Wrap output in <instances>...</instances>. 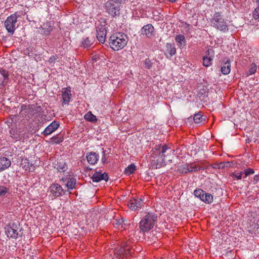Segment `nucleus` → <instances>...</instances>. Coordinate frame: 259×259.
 Returning <instances> with one entry per match:
<instances>
[{"label":"nucleus","instance_id":"nucleus-1","mask_svg":"<svg viewBox=\"0 0 259 259\" xmlns=\"http://www.w3.org/2000/svg\"><path fill=\"white\" fill-rule=\"evenodd\" d=\"M128 41V37L123 33L113 34L109 38V45L114 51H119L122 49Z\"/></svg>","mask_w":259,"mask_h":259},{"label":"nucleus","instance_id":"nucleus-2","mask_svg":"<svg viewBox=\"0 0 259 259\" xmlns=\"http://www.w3.org/2000/svg\"><path fill=\"white\" fill-rule=\"evenodd\" d=\"M157 221V216L152 213H147L143 217L139 223L140 230L143 232H147L151 230Z\"/></svg>","mask_w":259,"mask_h":259},{"label":"nucleus","instance_id":"nucleus-3","mask_svg":"<svg viewBox=\"0 0 259 259\" xmlns=\"http://www.w3.org/2000/svg\"><path fill=\"white\" fill-rule=\"evenodd\" d=\"M213 27L220 31L226 32L228 31V26L227 21L220 12H215L210 20Z\"/></svg>","mask_w":259,"mask_h":259},{"label":"nucleus","instance_id":"nucleus-4","mask_svg":"<svg viewBox=\"0 0 259 259\" xmlns=\"http://www.w3.org/2000/svg\"><path fill=\"white\" fill-rule=\"evenodd\" d=\"M121 0H109L105 4L106 11L111 15L114 17L119 11V5Z\"/></svg>","mask_w":259,"mask_h":259},{"label":"nucleus","instance_id":"nucleus-5","mask_svg":"<svg viewBox=\"0 0 259 259\" xmlns=\"http://www.w3.org/2000/svg\"><path fill=\"white\" fill-rule=\"evenodd\" d=\"M164 158L161 153H152L150 160L152 168H160L165 165Z\"/></svg>","mask_w":259,"mask_h":259},{"label":"nucleus","instance_id":"nucleus-6","mask_svg":"<svg viewBox=\"0 0 259 259\" xmlns=\"http://www.w3.org/2000/svg\"><path fill=\"white\" fill-rule=\"evenodd\" d=\"M48 192L50 193V196H51L53 199H55L62 196L65 193V191L60 185L55 183L51 185Z\"/></svg>","mask_w":259,"mask_h":259},{"label":"nucleus","instance_id":"nucleus-7","mask_svg":"<svg viewBox=\"0 0 259 259\" xmlns=\"http://www.w3.org/2000/svg\"><path fill=\"white\" fill-rule=\"evenodd\" d=\"M34 106L33 105H22L21 107V111L19 115L27 120L31 118L34 114Z\"/></svg>","mask_w":259,"mask_h":259},{"label":"nucleus","instance_id":"nucleus-8","mask_svg":"<svg viewBox=\"0 0 259 259\" xmlns=\"http://www.w3.org/2000/svg\"><path fill=\"white\" fill-rule=\"evenodd\" d=\"M17 21V16L16 14H12L7 18L5 22V25L9 32L14 33Z\"/></svg>","mask_w":259,"mask_h":259},{"label":"nucleus","instance_id":"nucleus-9","mask_svg":"<svg viewBox=\"0 0 259 259\" xmlns=\"http://www.w3.org/2000/svg\"><path fill=\"white\" fill-rule=\"evenodd\" d=\"M18 229L17 225L14 223L9 224L5 228L6 234L8 237L17 239L19 236H21L19 234Z\"/></svg>","mask_w":259,"mask_h":259},{"label":"nucleus","instance_id":"nucleus-10","mask_svg":"<svg viewBox=\"0 0 259 259\" xmlns=\"http://www.w3.org/2000/svg\"><path fill=\"white\" fill-rule=\"evenodd\" d=\"M97 38L102 44L104 43L106 40V29L105 25L99 24L96 27Z\"/></svg>","mask_w":259,"mask_h":259},{"label":"nucleus","instance_id":"nucleus-11","mask_svg":"<svg viewBox=\"0 0 259 259\" xmlns=\"http://www.w3.org/2000/svg\"><path fill=\"white\" fill-rule=\"evenodd\" d=\"M142 205V200L140 198H134L128 202L127 205L133 211L140 209Z\"/></svg>","mask_w":259,"mask_h":259},{"label":"nucleus","instance_id":"nucleus-12","mask_svg":"<svg viewBox=\"0 0 259 259\" xmlns=\"http://www.w3.org/2000/svg\"><path fill=\"white\" fill-rule=\"evenodd\" d=\"M141 34L145 35L148 38H152L155 35L153 26L151 24L144 25L141 29Z\"/></svg>","mask_w":259,"mask_h":259},{"label":"nucleus","instance_id":"nucleus-13","mask_svg":"<svg viewBox=\"0 0 259 259\" xmlns=\"http://www.w3.org/2000/svg\"><path fill=\"white\" fill-rule=\"evenodd\" d=\"M92 179L94 182H99L102 180L107 181L109 177L106 172L102 173L101 170L96 171L92 177Z\"/></svg>","mask_w":259,"mask_h":259},{"label":"nucleus","instance_id":"nucleus-14","mask_svg":"<svg viewBox=\"0 0 259 259\" xmlns=\"http://www.w3.org/2000/svg\"><path fill=\"white\" fill-rule=\"evenodd\" d=\"M59 123L56 121H54L45 128L42 134L44 136H45L51 135L54 131H55L59 127Z\"/></svg>","mask_w":259,"mask_h":259},{"label":"nucleus","instance_id":"nucleus-15","mask_svg":"<svg viewBox=\"0 0 259 259\" xmlns=\"http://www.w3.org/2000/svg\"><path fill=\"white\" fill-rule=\"evenodd\" d=\"M67 180L66 184V187L69 190H72L73 189H76V180L75 178L72 177L71 175H69L68 177L62 178L61 180L65 182Z\"/></svg>","mask_w":259,"mask_h":259},{"label":"nucleus","instance_id":"nucleus-16","mask_svg":"<svg viewBox=\"0 0 259 259\" xmlns=\"http://www.w3.org/2000/svg\"><path fill=\"white\" fill-rule=\"evenodd\" d=\"M71 97V91L68 88H63L62 92V105L68 104Z\"/></svg>","mask_w":259,"mask_h":259},{"label":"nucleus","instance_id":"nucleus-17","mask_svg":"<svg viewBox=\"0 0 259 259\" xmlns=\"http://www.w3.org/2000/svg\"><path fill=\"white\" fill-rule=\"evenodd\" d=\"M155 149V152H156L157 153H161V156H162L164 157H165L166 156L165 153L167 151L169 150L170 152L171 151L170 148L165 144L156 146Z\"/></svg>","mask_w":259,"mask_h":259},{"label":"nucleus","instance_id":"nucleus-18","mask_svg":"<svg viewBox=\"0 0 259 259\" xmlns=\"http://www.w3.org/2000/svg\"><path fill=\"white\" fill-rule=\"evenodd\" d=\"M87 158L90 164H95L99 160V155L96 152H92L87 154Z\"/></svg>","mask_w":259,"mask_h":259},{"label":"nucleus","instance_id":"nucleus-19","mask_svg":"<svg viewBox=\"0 0 259 259\" xmlns=\"http://www.w3.org/2000/svg\"><path fill=\"white\" fill-rule=\"evenodd\" d=\"M94 41L95 39L93 37H87L82 39L80 47L84 49L90 48L94 44Z\"/></svg>","mask_w":259,"mask_h":259},{"label":"nucleus","instance_id":"nucleus-20","mask_svg":"<svg viewBox=\"0 0 259 259\" xmlns=\"http://www.w3.org/2000/svg\"><path fill=\"white\" fill-rule=\"evenodd\" d=\"M11 165V162L6 157L0 158V172L9 168Z\"/></svg>","mask_w":259,"mask_h":259},{"label":"nucleus","instance_id":"nucleus-21","mask_svg":"<svg viewBox=\"0 0 259 259\" xmlns=\"http://www.w3.org/2000/svg\"><path fill=\"white\" fill-rule=\"evenodd\" d=\"M221 70L224 75H227L230 72L231 64L229 60L224 63L223 65L221 67Z\"/></svg>","mask_w":259,"mask_h":259},{"label":"nucleus","instance_id":"nucleus-22","mask_svg":"<svg viewBox=\"0 0 259 259\" xmlns=\"http://www.w3.org/2000/svg\"><path fill=\"white\" fill-rule=\"evenodd\" d=\"M8 74L5 71L0 72V89L3 88L7 84L6 81L8 79Z\"/></svg>","mask_w":259,"mask_h":259},{"label":"nucleus","instance_id":"nucleus-23","mask_svg":"<svg viewBox=\"0 0 259 259\" xmlns=\"http://www.w3.org/2000/svg\"><path fill=\"white\" fill-rule=\"evenodd\" d=\"M56 168L59 172H64L67 170L68 166L64 161L60 160L56 164Z\"/></svg>","mask_w":259,"mask_h":259},{"label":"nucleus","instance_id":"nucleus-24","mask_svg":"<svg viewBox=\"0 0 259 259\" xmlns=\"http://www.w3.org/2000/svg\"><path fill=\"white\" fill-rule=\"evenodd\" d=\"M20 133L21 132L18 131L16 128H12L10 130L11 137L16 141H19L20 140Z\"/></svg>","mask_w":259,"mask_h":259},{"label":"nucleus","instance_id":"nucleus-25","mask_svg":"<svg viewBox=\"0 0 259 259\" xmlns=\"http://www.w3.org/2000/svg\"><path fill=\"white\" fill-rule=\"evenodd\" d=\"M133 250L129 247L127 245L123 246L120 250L121 254L125 257L128 255H131L133 253Z\"/></svg>","mask_w":259,"mask_h":259},{"label":"nucleus","instance_id":"nucleus-26","mask_svg":"<svg viewBox=\"0 0 259 259\" xmlns=\"http://www.w3.org/2000/svg\"><path fill=\"white\" fill-rule=\"evenodd\" d=\"M84 119L90 122H96L98 119L95 115L92 114L91 111H89L84 116Z\"/></svg>","mask_w":259,"mask_h":259},{"label":"nucleus","instance_id":"nucleus-27","mask_svg":"<svg viewBox=\"0 0 259 259\" xmlns=\"http://www.w3.org/2000/svg\"><path fill=\"white\" fill-rule=\"evenodd\" d=\"M113 224L114 227L118 229H120L123 228V225L124 224V220L122 218H120L119 219H116L113 221Z\"/></svg>","mask_w":259,"mask_h":259},{"label":"nucleus","instance_id":"nucleus-28","mask_svg":"<svg viewBox=\"0 0 259 259\" xmlns=\"http://www.w3.org/2000/svg\"><path fill=\"white\" fill-rule=\"evenodd\" d=\"M166 48L167 51L169 54L170 57L175 55L176 53V48H175V45L172 44H167Z\"/></svg>","mask_w":259,"mask_h":259},{"label":"nucleus","instance_id":"nucleus-29","mask_svg":"<svg viewBox=\"0 0 259 259\" xmlns=\"http://www.w3.org/2000/svg\"><path fill=\"white\" fill-rule=\"evenodd\" d=\"M194 195L199 198L201 201L203 200L205 192L201 189H196L194 192Z\"/></svg>","mask_w":259,"mask_h":259},{"label":"nucleus","instance_id":"nucleus-30","mask_svg":"<svg viewBox=\"0 0 259 259\" xmlns=\"http://www.w3.org/2000/svg\"><path fill=\"white\" fill-rule=\"evenodd\" d=\"M201 113V112H199L198 113L194 115L193 120L196 123H200L204 120Z\"/></svg>","mask_w":259,"mask_h":259},{"label":"nucleus","instance_id":"nucleus-31","mask_svg":"<svg viewBox=\"0 0 259 259\" xmlns=\"http://www.w3.org/2000/svg\"><path fill=\"white\" fill-rule=\"evenodd\" d=\"M63 136L61 134H59L51 138V140L56 144H59L63 141Z\"/></svg>","mask_w":259,"mask_h":259},{"label":"nucleus","instance_id":"nucleus-32","mask_svg":"<svg viewBox=\"0 0 259 259\" xmlns=\"http://www.w3.org/2000/svg\"><path fill=\"white\" fill-rule=\"evenodd\" d=\"M136 170V166L134 164H131V165H128L124 170V173L126 175H130L132 174H133L135 171Z\"/></svg>","mask_w":259,"mask_h":259},{"label":"nucleus","instance_id":"nucleus-33","mask_svg":"<svg viewBox=\"0 0 259 259\" xmlns=\"http://www.w3.org/2000/svg\"><path fill=\"white\" fill-rule=\"evenodd\" d=\"M212 59L213 58L208 56H204L203 57V65L205 67L210 66L212 64Z\"/></svg>","mask_w":259,"mask_h":259},{"label":"nucleus","instance_id":"nucleus-34","mask_svg":"<svg viewBox=\"0 0 259 259\" xmlns=\"http://www.w3.org/2000/svg\"><path fill=\"white\" fill-rule=\"evenodd\" d=\"M202 201L208 204L211 203L213 201L212 195L209 193H205Z\"/></svg>","mask_w":259,"mask_h":259},{"label":"nucleus","instance_id":"nucleus-35","mask_svg":"<svg viewBox=\"0 0 259 259\" xmlns=\"http://www.w3.org/2000/svg\"><path fill=\"white\" fill-rule=\"evenodd\" d=\"M193 163L188 165V164H185L184 165L183 168L182 169V172H184L185 174H187L190 171H193Z\"/></svg>","mask_w":259,"mask_h":259},{"label":"nucleus","instance_id":"nucleus-36","mask_svg":"<svg viewBox=\"0 0 259 259\" xmlns=\"http://www.w3.org/2000/svg\"><path fill=\"white\" fill-rule=\"evenodd\" d=\"M176 41L179 44V46H181L183 42L185 43L186 41L185 36L182 34H179L176 37Z\"/></svg>","mask_w":259,"mask_h":259},{"label":"nucleus","instance_id":"nucleus-37","mask_svg":"<svg viewBox=\"0 0 259 259\" xmlns=\"http://www.w3.org/2000/svg\"><path fill=\"white\" fill-rule=\"evenodd\" d=\"M9 189L5 186L0 185V197L5 196L8 193Z\"/></svg>","mask_w":259,"mask_h":259},{"label":"nucleus","instance_id":"nucleus-38","mask_svg":"<svg viewBox=\"0 0 259 259\" xmlns=\"http://www.w3.org/2000/svg\"><path fill=\"white\" fill-rule=\"evenodd\" d=\"M205 56H208V57L213 58L214 56V51L212 48L208 49Z\"/></svg>","mask_w":259,"mask_h":259},{"label":"nucleus","instance_id":"nucleus-39","mask_svg":"<svg viewBox=\"0 0 259 259\" xmlns=\"http://www.w3.org/2000/svg\"><path fill=\"white\" fill-rule=\"evenodd\" d=\"M152 63L151 61L150 60V59H146L144 62V67L148 69H150L152 67Z\"/></svg>","mask_w":259,"mask_h":259},{"label":"nucleus","instance_id":"nucleus-40","mask_svg":"<svg viewBox=\"0 0 259 259\" xmlns=\"http://www.w3.org/2000/svg\"><path fill=\"white\" fill-rule=\"evenodd\" d=\"M103 150V156L102 158V161L103 163H107V158L109 157V153H106V151L102 149Z\"/></svg>","mask_w":259,"mask_h":259},{"label":"nucleus","instance_id":"nucleus-41","mask_svg":"<svg viewBox=\"0 0 259 259\" xmlns=\"http://www.w3.org/2000/svg\"><path fill=\"white\" fill-rule=\"evenodd\" d=\"M253 17L259 21V6L257 7L253 12Z\"/></svg>","mask_w":259,"mask_h":259},{"label":"nucleus","instance_id":"nucleus-42","mask_svg":"<svg viewBox=\"0 0 259 259\" xmlns=\"http://www.w3.org/2000/svg\"><path fill=\"white\" fill-rule=\"evenodd\" d=\"M254 172L253 169L251 168H248L247 169H245L244 172L243 174H245V177H246L248 176H249L250 175L253 174Z\"/></svg>","mask_w":259,"mask_h":259},{"label":"nucleus","instance_id":"nucleus-43","mask_svg":"<svg viewBox=\"0 0 259 259\" xmlns=\"http://www.w3.org/2000/svg\"><path fill=\"white\" fill-rule=\"evenodd\" d=\"M243 174V171H241L239 173L235 174V173H232L231 175V176L232 177H235L237 180H241L242 179V175Z\"/></svg>","mask_w":259,"mask_h":259},{"label":"nucleus","instance_id":"nucleus-44","mask_svg":"<svg viewBox=\"0 0 259 259\" xmlns=\"http://www.w3.org/2000/svg\"><path fill=\"white\" fill-rule=\"evenodd\" d=\"M226 163L225 162H221L220 163H214L213 164V167L214 168L220 169L221 168H223L225 166Z\"/></svg>","mask_w":259,"mask_h":259},{"label":"nucleus","instance_id":"nucleus-45","mask_svg":"<svg viewBox=\"0 0 259 259\" xmlns=\"http://www.w3.org/2000/svg\"><path fill=\"white\" fill-rule=\"evenodd\" d=\"M256 71V65L254 63L251 65V67L249 69L250 74H254Z\"/></svg>","mask_w":259,"mask_h":259},{"label":"nucleus","instance_id":"nucleus-46","mask_svg":"<svg viewBox=\"0 0 259 259\" xmlns=\"http://www.w3.org/2000/svg\"><path fill=\"white\" fill-rule=\"evenodd\" d=\"M193 171H196L198 170H200L202 168V167L199 165L193 164Z\"/></svg>","mask_w":259,"mask_h":259},{"label":"nucleus","instance_id":"nucleus-47","mask_svg":"<svg viewBox=\"0 0 259 259\" xmlns=\"http://www.w3.org/2000/svg\"><path fill=\"white\" fill-rule=\"evenodd\" d=\"M57 58L56 56H52L51 57H50V58L49 59V62L50 63H54L55 62V60H56Z\"/></svg>","mask_w":259,"mask_h":259},{"label":"nucleus","instance_id":"nucleus-48","mask_svg":"<svg viewBox=\"0 0 259 259\" xmlns=\"http://www.w3.org/2000/svg\"><path fill=\"white\" fill-rule=\"evenodd\" d=\"M259 181V175H256L254 176L253 181L254 183H256Z\"/></svg>","mask_w":259,"mask_h":259},{"label":"nucleus","instance_id":"nucleus-49","mask_svg":"<svg viewBox=\"0 0 259 259\" xmlns=\"http://www.w3.org/2000/svg\"><path fill=\"white\" fill-rule=\"evenodd\" d=\"M50 30H47V31H45L44 32V34H45V35H49V33H50Z\"/></svg>","mask_w":259,"mask_h":259},{"label":"nucleus","instance_id":"nucleus-50","mask_svg":"<svg viewBox=\"0 0 259 259\" xmlns=\"http://www.w3.org/2000/svg\"><path fill=\"white\" fill-rule=\"evenodd\" d=\"M255 3L257 7H259V0H255Z\"/></svg>","mask_w":259,"mask_h":259},{"label":"nucleus","instance_id":"nucleus-51","mask_svg":"<svg viewBox=\"0 0 259 259\" xmlns=\"http://www.w3.org/2000/svg\"><path fill=\"white\" fill-rule=\"evenodd\" d=\"M169 2H172V3H175L176 2L177 0H169Z\"/></svg>","mask_w":259,"mask_h":259}]
</instances>
